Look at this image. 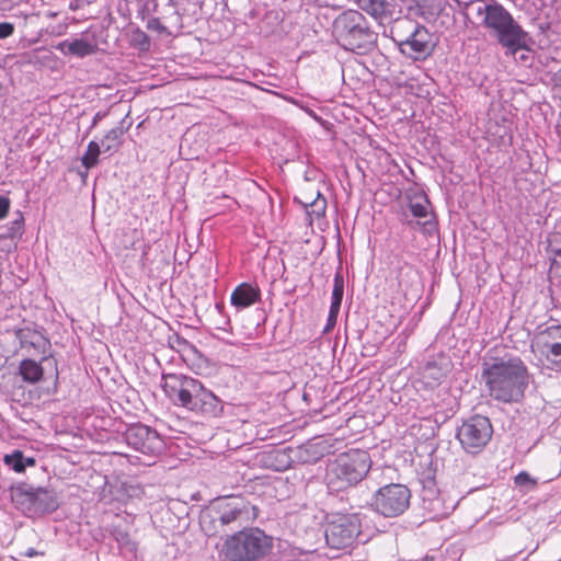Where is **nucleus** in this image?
Returning <instances> with one entry per match:
<instances>
[{
  "mask_svg": "<svg viewBox=\"0 0 561 561\" xmlns=\"http://www.w3.org/2000/svg\"><path fill=\"white\" fill-rule=\"evenodd\" d=\"M482 379L490 397L496 401L512 403L520 401L528 386V368L518 357L495 359L485 363L482 368Z\"/></svg>",
  "mask_w": 561,
  "mask_h": 561,
  "instance_id": "nucleus-1",
  "label": "nucleus"
},
{
  "mask_svg": "<svg viewBox=\"0 0 561 561\" xmlns=\"http://www.w3.org/2000/svg\"><path fill=\"white\" fill-rule=\"evenodd\" d=\"M371 466V457L366 450L352 448L340 453L327 465V486L333 493L354 488L367 477Z\"/></svg>",
  "mask_w": 561,
  "mask_h": 561,
  "instance_id": "nucleus-2",
  "label": "nucleus"
},
{
  "mask_svg": "<svg viewBox=\"0 0 561 561\" xmlns=\"http://www.w3.org/2000/svg\"><path fill=\"white\" fill-rule=\"evenodd\" d=\"M259 516L257 506L240 496L217 502L201 515V526L207 536H216L227 526H243Z\"/></svg>",
  "mask_w": 561,
  "mask_h": 561,
  "instance_id": "nucleus-3",
  "label": "nucleus"
},
{
  "mask_svg": "<svg viewBox=\"0 0 561 561\" xmlns=\"http://www.w3.org/2000/svg\"><path fill=\"white\" fill-rule=\"evenodd\" d=\"M332 33L346 50L364 54L376 44V33L366 18L357 10H345L333 21Z\"/></svg>",
  "mask_w": 561,
  "mask_h": 561,
  "instance_id": "nucleus-4",
  "label": "nucleus"
},
{
  "mask_svg": "<svg viewBox=\"0 0 561 561\" xmlns=\"http://www.w3.org/2000/svg\"><path fill=\"white\" fill-rule=\"evenodd\" d=\"M273 537L257 527L242 529L228 536L221 553L229 561H259L273 549Z\"/></svg>",
  "mask_w": 561,
  "mask_h": 561,
  "instance_id": "nucleus-5",
  "label": "nucleus"
},
{
  "mask_svg": "<svg viewBox=\"0 0 561 561\" xmlns=\"http://www.w3.org/2000/svg\"><path fill=\"white\" fill-rule=\"evenodd\" d=\"M392 39L402 55L413 60H424L434 50L435 43L428 30L409 18L397 19L391 28Z\"/></svg>",
  "mask_w": 561,
  "mask_h": 561,
  "instance_id": "nucleus-6",
  "label": "nucleus"
},
{
  "mask_svg": "<svg viewBox=\"0 0 561 561\" xmlns=\"http://www.w3.org/2000/svg\"><path fill=\"white\" fill-rule=\"evenodd\" d=\"M483 25L492 31L497 42L511 55L525 47L526 33L501 4H488L484 8Z\"/></svg>",
  "mask_w": 561,
  "mask_h": 561,
  "instance_id": "nucleus-7",
  "label": "nucleus"
},
{
  "mask_svg": "<svg viewBox=\"0 0 561 561\" xmlns=\"http://www.w3.org/2000/svg\"><path fill=\"white\" fill-rule=\"evenodd\" d=\"M410 499L411 491L407 485L390 483L373 494L370 506L385 517H397L408 510Z\"/></svg>",
  "mask_w": 561,
  "mask_h": 561,
  "instance_id": "nucleus-8",
  "label": "nucleus"
},
{
  "mask_svg": "<svg viewBox=\"0 0 561 561\" xmlns=\"http://www.w3.org/2000/svg\"><path fill=\"white\" fill-rule=\"evenodd\" d=\"M360 531L357 514H335L328 522L325 541L332 549H346L352 547Z\"/></svg>",
  "mask_w": 561,
  "mask_h": 561,
  "instance_id": "nucleus-9",
  "label": "nucleus"
},
{
  "mask_svg": "<svg viewBox=\"0 0 561 561\" xmlns=\"http://www.w3.org/2000/svg\"><path fill=\"white\" fill-rule=\"evenodd\" d=\"M493 427L486 416L473 415L458 430L457 437L462 448L470 454H479L491 440Z\"/></svg>",
  "mask_w": 561,
  "mask_h": 561,
  "instance_id": "nucleus-10",
  "label": "nucleus"
},
{
  "mask_svg": "<svg viewBox=\"0 0 561 561\" xmlns=\"http://www.w3.org/2000/svg\"><path fill=\"white\" fill-rule=\"evenodd\" d=\"M531 352L561 370V324L538 329L530 342Z\"/></svg>",
  "mask_w": 561,
  "mask_h": 561,
  "instance_id": "nucleus-11",
  "label": "nucleus"
},
{
  "mask_svg": "<svg viewBox=\"0 0 561 561\" xmlns=\"http://www.w3.org/2000/svg\"><path fill=\"white\" fill-rule=\"evenodd\" d=\"M188 389L191 390L187 391L182 408L207 417H217L221 414V400L199 380L193 378Z\"/></svg>",
  "mask_w": 561,
  "mask_h": 561,
  "instance_id": "nucleus-12",
  "label": "nucleus"
},
{
  "mask_svg": "<svg viewBox=\"0 0 561 561\" xmlns=\"http://www.w3.org/2000/svg\"><path fill=\"white\" fill-rule=\"evenodd\" d=\"M408 208L416 218L417 226L424 233L432 234L437 229V221L431 210V202L423 192H415L408 196Z\"/></svg>",
  "mask_w": 561,
  "mask_h": 561,
  "instance_id": "nucleus-13",
  "label": "nucleus"
},
{
  "mask_svg": "<svg viewBox=\"0 0 561 561\" xmlns=\"http://www.w3.org/2000/svg\"><path fill=\"white\" fill-rule=\"evenodd\" d=\"M126 439L131 447L146 455L160 453L163 445L158 433L145 425L130 427L126 433Z\"/></svg>",
  "mask_w": 561,
  "mask_h": 561,
  "instance_id": "nucleus-14",
  "label": "nucleus"
},
{
  "mask_svg": "<svg viewBox=\"0 0 561 561\" xmlns=\"http://www.w3.org/2000/svg\"><path fill=\"white\" fill-rule=\"evenodd\" d=\"M15 337L20 342V347L26 350L31 355H43L42 360H47L45 356L51 347L50 341L38 330L25 327L15 330Z\"/></svg>",
  "mask_w": 561,
  "mask_h": 561,
  "instance_id": "nucleus-15",
  "label": "nucleus"
},
{
  "mask_svg": "<svg viewBox=\"0 0 561 561\" xmlns=\"http://www.w3.org/2000/svg\"><path fill=\"white\" fill-rule=\"evenodd\" d=\"M192 380V377L181 374H167L163 376L162 390L174 405L182 408Z\"/></svg>",
  "mask_w": 561,
  "mask_h": 561,
  "instance_id": "nucleus-16",
  "label": "nucleus"
},
{
  "mask_svg": "<svg viewBox=\"0 0 561 561\" xmlns=\"http://www.w3.org/2000/svg\"><path fill=\"white\" fill-rule=\"evenodd\" d=\"M261 300V289L250 283H241L231 293V305L237 308H249Z\"/></svg>",
  "mask_w": 561,
  "mask_h": 561,
  "instance_id": "nucleus-17",
  "label": "nucleus"
},
{
  "mask_svg": "<svg viewBox=\"0 0 561 561\" xmlns=\"http://www.w3.org/2000/svg\"><path fill=\"white\" fill-rule=\"evenodd\" d=\"M56 48L64 55L83 58L95 54L98 45L85 38H76L73 41H62L56 46Z\"/></svg>",
  "mask_w": 561,
  "mask_h": 561,
  "instance_id": "nucleus-18",
  "label": "nucleus"
},
{
  "mask_svg": "<svg viewBox=\"0 0 561 561\" xmlns=\"http://www.w3.org/2000/svg\"><path fill=\"white\" fill-rule=\"evenodd\" d=\"M42 362H35L31 358L22 359L19 364V375L23 381L35 385L43 379L44 368Z\"/></svg>",
  "mask_w": 561,
  "mask_h": 561,
  "instance_id": "nucleus-19",
  "label": "nucleus"
},
{
  "mask_svg": "<svg viewBox=\"0 0 561 561\" xmlns=\"http://www.w3.org/2000/svg\"><path fill=\"white\" fill-rule=\"evenodd\" d=\"M124 135L123 127H114L110 129L103 137L101 145L104 151L116 152L122 146V137Z\"/></svg>",
  "mask_w": 561,
  "mask_h": 561,
  "instance_id": "nucleus-20",
  "label": "nucleus"
},
{
  "mask_svg": "<svg viewBox=\"0 0 561 561\" xmlns=\"http://www.w3.org/2000/svg\"><path fill=\"white\" fill-rule=\"evenodd\" d=\"M357 5L375 18H381L387 11L386 0H356Z\"/></svg>",
  "mask_w": 561,
  "mask_h": 561,
  "instance_id": "nucleus-21",
  "label": "nucleus"
},
{
  "mask_svg": "<svg viewBox=\"0 0 561 561\" xmlns=\"http://www.w3.org/2000/svg\"><path fill=\"white\" fill-rule=\"evenodd\" d=\"M101 153L100 145L96 141H90L87 151L83 154L81 162L85 169H92L99 163V156Z\"/></svg>",
  "mask_w": 561,
  "mask_h": 561,
  "instance_id": "nucleus-22",
  "label": "nucleus"
},
{
  "mask_svg": "<svg viewBox=\"0 0 561 561\" xmlns=\"http://www.w3.org/2000/svg\"><path fill=\"white\" fill-rule=\"evenodd\" d=\"M343 295H344V280H343V276L340 273H337V274H335L334 282H333L331 307L340 309L342 299H343Z\"/></svg>",
  "mask_w": 561,
  "mask_h": 561,
  "instance_id": "nucleus-23",
  "label": "nucleus"
},
{
  "mask_svg": "<svg viewBox=\"0 0 561 561\" xmlns=\"http://www.w3.org/2000/svg\"><path fill=\"white\" fill-rule=\"evenodd\" d=\"M23 453L21 450H15L11 455H5L3 457V461L7 466H9L12 470L18 473L24 472V463H23Z\"/></svg>",
  "mask_w": 561,
  "mask_h": 561,
  "instance_id": "nucleus-24",
  "label": "nucleus"
},
{
  "mask_svg": "<svg viewBox=\"0 0 561 561\" xmlns=\"http://www.w3.org/2000/svg\"><path fill=\"white\" fill-rule=\"evenodd\" d=\"M130 44L140 50H148L150 47L149 37L144 31L139 28H136L131 32Z\"/></svg>",
  "mask_w": 561,
  "mask_h": 561,
  "instance_id": "nucleus-25",
  "label": "nucleus"
},
{
  "mask_svg": "<svg viewBox=\"0 0 561 561\" xmlns=\"http://www.w3.org/2000/svg\"><path fill=\"white\" fill-rule=\"evenodd\" d=\"M550 272L561 277V248L551 250Z\"/></svg>",
  "mask_w": 561,
  "mask_h": 561,
  "instance_id": "nucleus-26",
  "label": "nucleus"
},
{
  "mask_svg": "<svg viewBox=\"0 0 561 561\" xmlns=\"http://www.w3.org/2000/svg\"><path fill=\"white\" fill-rule=\"evenodd\" d=\"M316 195H317V198H314V199L312 198V195L309 196V197L305 196L302 203H304V205L306 207H308V206H319V209L317 210V213H318V215H320V214H323V211H324L325 199L324 198H321V199L319 198L320 197V193L319 192H316Z\"/></svg>",
  "mask_w": 561,
  "mask_h": 561,
  "instance_id": "nucleus-27",
  "label": "nucleus"
},
{
  "mask_svg": "<svg viewBox=\"0 0 561 561\" xmlns=\"http://www.w3.org/2000/svg\"><path fill=\"white\" fill-rule=\"evenodd\" d=\"M147 28L150 31H153L160 35H169L170 34L167 26H164L162 24V22L160 21V19H158V18H152V19L148 20Z\"/></svg>",
  "mask_w": 561,
  "mask_h": 561,
  "instance_id": "nucleus-28",
  "label": "nucleus"
},
{
  "mask_svg": "<svg viewBox=\"0 0 561 561\" xmlns=\"http://www.w3.org/2000/svg\"><path fill=\"white\" fill-rule=\"evenodd\" d=\"M514 482L517 486H524V485H530L531 488H535L537 485V481L530 477L529 473L523 471L519 472L515 478Z\"/></svg>",
  "mask_w": 561,
  "mask_h": 561,
  "instance_id": "nucleus-29",
  "label": "nucleus"
},
{
  "mask_svg": "<svg viewBox=\"0 0 561 561\" xmlns=\"http://www.w3.org/2000/svg\"><path fill=\"white\" fill-rule=\"evenodd\" d=\"M14 24L10 22H0V39L8 38L14 33Z\"/></svg>",
  "mask_w": 561,
  "mask_h": 561,
  "instance_id": "nucleus-30",
  "label": "nucleus"
},
{
  "mask_svg": "<svg viewBox=\"0 0 561 561\" xmlns=\"http://www.w3.org/2000/svg\"><path fill=\"white\" fill-rule=\"evenodd\" d=\"M47 497H49L50 502H51L50 508L56 510L57 502L49 495L48 491H46L45 489H37L36 492L34 493L35 501H43L44 499H47Z\"/></svg>",
  "mask_w": 561,
  "mask_h": 561,
  "instance_id": "nucleus-31",
  "label": "nucleus"
},
{
  "mask_svg": "<svg viewBox=\"0 0 561 561\" xmlns=\"http://www.w3.org/2000/svg\"><path fill=\"white\" fill-rule=\"evenodd\" d=\"M23 217L20 216L19 219L14 220L12 222V228L10 229L11 231L5 234V237H10V238H13L15 234H20L23 230Z\"/></svg>",
  "mask_w": 561,
  "mask_h": 561,
  "instance_id": "nucleus-32",
  "label": "nucleus"
},
{
  "mask_svg": "<svg viewBox=\"0 0 561 561\" xmlns=\"http://www.w3.org/2000/svg\"><path fill=\"white\" fill-rule=\"evenodd\" d=\"M339 312H340L339 308L330 307V312H329V317H328V323H327L325 331L331 330L336 324V319H337Z\"/></svg>",
  "mask_w": 561,
  "mask_h": 561,
  "instance_id": "nucleus-33",
  "label": "nucleus"
},
{
  "mask_svg": "<svg viewBox=\"0 0 561 561\" xmlns=\"http://www.w3.org/2000/svg\"><path fill=\"white\" fill-rule=\"evenodd\" d=\"M10 209V199L4 196H0V220L5 218Z\"/></svg>",
  "mask_w": 561,
  "mask_h": 561,
  "instance_id": "nucleus-34",
  "label": "nucleus"
},
{
  "mask_svg": "<svg viewBox=\"0 0 561 561\" xmlns=\"http://www.w3.org/2000/svg\"><path fill=\"white\" fill-rule=\"evenodd\" d=\"M286 455L279 450H272L266 454L267 461L273 465L274 460H277L279 457H285Z\"/></svg>",
  "mask_w": 561,
  "mask_h": 561,
  "instance_id": "nucleus-35",
  "label": "nucleus"
},
{
  "mask_svg": "<svg viewBox=\"0 0 561 561\" xmlns=\"http://www.w3.org/2000/svg\"><path fill=\"white\" fill-rule=\"evenodd\" d=\"M23 463H24V470H25L26 467H34L36 465V460L33 457L23 458Z\"/></svg>",
  "mask_w": 561,
  "mask_h": 561,
  "instance_id": "nucleus-36",
  "label": "nucleus"
},
{
  "mask_svg": "<svg viewBox=\"0 0 561 561\" xmlns=\"http://www.w3.org/2000/svg\"><path fill=\"white\" fill-rule=\"evenodd\" d=\"M182 351L183 352L196 353L195 347L192 344H190V343H187L185 341L183 342V350Z\"/></svg>",
  "mask_w": 561,
  "mask_h": 561,
  "instance_id": "nucleus-37",
  "label": "nucleus"
},
{
  "mask_svg": "<svg viewBox=\"0 0 561 561\" xmlns=\"http://www.w3.org/2000/svg\"><path fill=\"white\" fill-rule=\"evenodd\" d=\"M37 554H38V552L35 549H33V548H30V549H27L24 552V556L27 557V558H33V557H35Z\"/></svg>",
  "mask_w": 561,
  "mask_h": 561,
  "instance_id": "nucleus-38",
  "label": "nucleus"
},
{
  "mask_svg": "<svg viewBox=\"0 0 561 561\" xmlns=\"http://www.w3.org/2000/svg\"><path fill=\"white\" fill-rule=\"evenodd\" d=\"M57 15H58V13H57V12H54V11H48V12L46 13V16H47V18H50V19H54V18H56Z\"/></svg>",
  "mask_w": 561,
  "mask_h": 561,
  "instance_id": "nucleus-39",
  "label": "nucleus"
},
{
  "mask_svg": "<svg viewBox=\"0 0 561 561\" xmlns=\"http://www.w3.org/2000/svg\"><path fill=\"white\" fill-rule=\"evenodd\" d=\"M216 308L218 309L219 312H221L224 310V305L222 304H216Z\"/></svg>",
  "mask_w": 561,
  "mask_h": 561,
  "instance_id": "nucleus-40",
  "label": "nucleus"
},
{
  "mask_svg": "<svg viewBox=\"0 0 561 561\" xmlns=\"http://www.w3.org/2000/svg\"><path fill=\"white\" fill-rule=\"evenodd\" d=\"M274 468H275V470H277V471L285 469V467H280V466H275Z\"/></svg>",
  "mask_w": 561,
  "mask_h": 561,
  "instance_id": "nucleus-41",
  "label": "nucleus"
},
{
  "mask_svg": "<svg viewBox=\"0 0 561 561\" xmlns=\"http://www.w3.org/2000/svg\"><path fill=\"white\" fill-rule=\"evenodd\" d=\"M55 369H56L55 375H56V377H58L57 363L56 362H55Z\"/></svg>",
  "mask_w": 561,
  "mask_h": 561,
  "instance_id": "nucleus-42",
  "label": "nucleus"
}]
</instances>
